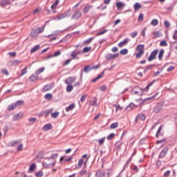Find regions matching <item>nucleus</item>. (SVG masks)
Returning a JSON list of instances; mask_svg holds the SVG:
<instances>
[{
	"label": "nucleus",
	"instance_id": "f8f14e48",
	"mask_svg": "<svg viewBox=\"0 0 177 177\" xmlns=\"http://www.w3.org/2000/svg\"><path fill=\"white\" fill-rule=\"evenodd\" d=\"M81 16H82V13L81 12V11L77 10L75 15H73L72 16V19H75V20H78V19H80L81 17Z\"/></svg>",
	"mask_w": 177,
	"mask_h": 177
},
{
	"label": "nucleus",
	"instance_id": "37998d69",
	"mask_svg": "<svg viewBox=\"0 0 177 177\" xmlns=\"http://www.w3.org/2000/svg\"><path fill=\"white\" fill-rule=\"evenodd\" d=\"M161 131H162V125H160V127L158 128L156 135V138H158V136L160 135V132H161Z\"/></svg>",
	"mask_w": 177,
	"mask_h": 177
},
{
	"label": "nucleus",
	"instance_id": "69168bd1",
	"mask_svg": "<svg viewBox=\"0 0 177 177\" xmlns=\"http://www.w3.org/2000/svg\"><path fill=\"white\" fill-rule=\"evenodd\" d=\"M106 89H107V86H106V85H103V86L100 87V90L102 92H104V91H106Z\"/></svg>",
	"mask_w": 177,
	"mask_h": 177
},
{
	"label": "nucleus",
	"instance_id": "a878e982",
	"mask_svg": "<svg viewBox=\"0 0 177 177\" xmlns=\"http://www.w3.org/2000/svg\"><path fill=\"white\" fill-rule=\"evenodd\" d=\"M96 176L97 177H103L104 176V175H106V173L104 172L103 171H100L99 170L96 174H95Z\"/></svg>",
	"mask_w": 177,
	"mask_h": 177
},
{
	"label": "nucleus",
	"instance_id": "58836bf2",
	"mask_svg": "<svg viewBox=\"0 0 177 177\" xmlns=\"http://www.w3.org/2000/svg\"><path fill=\"white\" fill-rule=\"evenodd\" d=\"M93 39H95V37H90L89 39L85 40L84 41V44H91V42H92V41H93Z\"/></svg>",
	"mask_w": 177,
	"mask_h": 177
},
{
	"label": "nucleus",
	"instance_id": "a19ab883",
	"mask_svg": "<svg viewBox=\"0 0 177 177\" xmlns=\"http://www.w3.org/2000/svg\"><path fill=\"white\" fill-rule=\"evenodd\" d=\"M92 49V47H84L83 48V53H88V52H89V50H91Z\"/></svg>",
	"mask_w": 177,
	"mask_h": 177
},
{
	"label": "nucleus",
	"instance_id": "9d476101",
	"mask_svg": "<svg viewBox=\"0 0 177 177\" xmlns=\"http://www.w3.org/2000/svg\"><path fill=\"white\" fill-rule=\"evenodd\" d=\"M118 56H119L118 53H116V54L109 53L106 55L105 58L106 59V60H114V59H115L116 57H118Z\"/></svg>",
	"mask_w": 177,
	"mask_h": 177
},
{
	"label": "nucleus",
	"instance_id": "f3484780",
	"mask_svg": "<svg viewBox=\"0 0 177 177\" xmlns=\"http://www.w3.org/2000/svg\"><path fill=\"white\" fill-rule=\"evenodd\" d=\"M10 5V0H1L0 6L3 7Z\"/></svg>",
	"mask_w": 177,
	"mask_h": 177
},
{
	"label": "nucleus",
	"instance_id": "13d9d810",
	"mask_svg": "<svg viewBox=\"0 0 177 177\" xmlns=\"http://www.w3.org/2000/svg\"><path fill=\"white\" fill-rule=\"evenodd\" d=\"M20 63L19 60L15 59L12 62V66H17Z\"/></svg>",
	"mask_w": 177,
	"mask_h": 177
},
{
	"label": "nucleus",
	"instance_id": "0eeeda50",
	"mask_svg": "<svg viewBox=\"0 0 177 177\" xmlns=\"http://www.w3.org/2000/svg\"><path fill=\"white\" fill-rule=\"evenodd\" d=\"M76 80H77V78H75V77H74V76L67 77L65 80V84H66L67 85H73V84H74V82H75Z\"/></svg>",
	"mask_w": 177,
	"mask_h": 177
},
{
	"label": "nucleus",
	"instance_id": "79ce46f5",
	"mask_svg": "<svg viewBox=\"0 0 177 177\" xmlns=\"http://www.w3.org/2000/svg\"><path fill=\"white\" fill-rule=\"evenodd\" d=\"M139 120H141V121H145L146 120V115L145 114L142 113L138 115Z\"/></svg>",
	"mask_w": 177,
	"mask_h": 177
},
{
	"label": "nucleus",
	"instance_id": "e433bc0d",
	"mask_svg": "<svg viewBox=\"0 0 177 177\" xmlns=\"http://www.w3.org/2000/svg\"><path fill=\"white\" fill-rule=\"evenodd\" d=\"M111 129H115V128H118V122L112 123L110 126Z\"/></svg>",
	"mask_w": 177,
	"mask_h": 177
},
{
	"label": "nucleus",
	"instance_id": "ddd939ff",
	"mask_svg": "<svg viewBox=\"0 0 177 177\" xmlns=\"http://www.w3.org/2000/svg\"><path fill=\"white\" fill-rule=\"evenodd\" d=\"M89 106H97V98L96 97H93V99L89 102Z\"/></svg>",
	"mask_w": 177,
	"mask_h": 177
},
{
	"label": "nucleus",
	"instance_id": "338daca9",
	"mask_svg": "<svg viewBox=\"0 0 177 177\" xmlns=\"http://www.w3.org/2000/svg\"><path fill=\"white\" fill-rule=\"evenodd\" d=\"M103 77H104V71H102L100 75H98L97 79L100 80V78H103Z\"/></svg>",
	"mask_w": 177,
	"mask_h": 177
},
{
	"label": "nucleus",
	"instance_id": "0e129e2a",
	"mask_svg": "<svg viewBox=\"0 0 177 177\" xmlns=\"http://www.w3.org/2000/svg\"><path fill=\"white\" fill-rule=\"evenodd\" d=\"M35 176L37 177H42L44 176V173L42 171H38L36 173Z\"/></svg>",
	"mask_w": 177,
	"mask_h": 177
},
{
	"label": "nucleus",
	"instance_id": "49530a36",
	"mask_svg": "<svg viewBox=\"0 0 177 177\" xmlns=\"http://www.w3.org/2000/svg\"><path fill=\"white\" fill-rule=\"evenodd\" d=\"M120 55H127L128 53V49L124 48L120 50Z\"/></svg>",
	"mask_w": 177,
	"mask_h": 177
},
{
	"label": "nucleus",
	"instance_id": "dca6fc26",
	"mask_svg": "<svg viewBox=\"0 0 177 177\" xmlns=\"http://www.w3.org/2000/svg\"><path fill=\"white\" fill-rule=\"evenodd\" d=\"M53 88V86L52 84H46V86H44L43 88V91L44 92H48V91H50Z\"/></svg>",
	"mask_w": 177,
	"mask_h": 177
},
{
	"label": "nucleus",
	"instance_id": "cd10ccee",
	"mask_svg": "<svg viewBox=\"0 0 177 177\" xmlns=\"http://www.w3.org/2000/svg\"><path fill=\"white\" fill-rule=\"evenodd\" d=\"M34 169H35V164L32 163L29 167V169L28 171V174H31L32 172H33Z\"/></svg>",
	"mask_w": 177,
	"mask_h": 177
},
{
	"label": "nucleus",
	"instance_id": "72a5a7b5",
	"mask_svg": "<svg viewBox=\"0 0 177 177\" xmlns=\"http://www.w3.org/2000/svg\"><path fill=\"white\" fill-rule=\"evenodd\" d=\"M45 71V67H41L39 68L37 71H36L37 75L41 74V73H44Z\"/></svg>",
	"mask_w": 177,
	"mask_h": 177
},
{
	"label": "nucleus",
	"instance_id": "c03bdc74",
	"mask_svg": "<svg viewBox=\"0 0 177 177\" xmlns=\"http://www.w3.org/2000/svg\"><path fill=\"white\" fill-rule=\"evenodd\" d=\"M86 96H88L87 94H84L83 95H82L81 98H80V102L82 103H84V102H85L86 99Z\"/></svg>",
	"mask_w": 177,
	"mask_h": 177
},
{
	"label": "nucleus",
	"instance_id": "f704fd0d",
	"mask_svg": "<svg viewBox=\"0 0 177 177\" xmlns=\"http://www.w3.org/2000/svg\"><path fill=\"white\" fill-rule=\"evenodd\" d=\"M92 8L91 6H86L83 10V13H88L89 10H91V8Z\"/></svg>",
	"mask_w": 177,
	"mask_h": 177
},
{
	"label": "nucleus",
	"instance_id": "e2e57ef3",
	"mask_svg": "<svg viewBox=\"0 0 177 177\" xmlns=\"http://www.w3.org/2000/svg\"><path fill=\"white\" fill-rule=\"evenodd\" d=\"M8 55H9L10 57H15V56H16V55H17V53L16 52H10V53H8Z\"/></svg>",
	"mask_w": 177,
	"mask_h": 177
},
{
	"label": "nucleus",
	"instance_id": "4d7b16f0",
	"mask_svg": "<svg viewBox=\"0 0 177 177\" xmlns=\"http://www.w3.org/2000/svg\"><path fill=\"white\" fill-rule=\"evenodd\" d=\"M67 17V14H62L59 16H58V19L62 20V19H64Z\"/></svg>",
	"mask_w": 177,
	"mask_h": 177
},
{
	"label": "nucleus",
	"instance_id": "f03ea898",
	"mask_svg": "<svg viewBox=\"0 0 177 177\" xmlns=\"http://www.w3.org/2000/svg\"><path fill=\"white\" fill-rule=\"evenodd\" d=\"M44 30L45 26H42L41 27L38 28L37 29H32L30 35L31 37H32V38H37V37H38V34L44 32Z\"/></svg>",
	"mask_w": 177,
	"mask_h": 177
},
{
	"label": "nucleus",
	"instance_id": "5fc2aeb1",
	"mask_svg": "<svg viewBox=\"0 0 177 177\" xmlns=\"http://www.w3.org/2000/svg\"><path fill=\"white\" fill-rule=\"evenodd\" d=\"M151 24L152 26H157L158 24V20L157 19H153L151 22Z\"/></svg>",
	"mask_w": 177,
	"mask_h": 177
},
{
	"label": "nucleus",
	"instance_id": "1a4fd4ad",
	"mask_svg": "<svg viewBox=\"0 0 177 177\" xmlns=\"http://www.w3.org/2000/svg\"><path fill=\"white\" fill-rule=\"evenodd\" d=\"M169 150V148L168 147H165L163 148V149L161 151L160 153L159 154V158H164L165 156H167V153H168Z\"/></svg>",
	"mask_w": 177,
	"mask_h": 177
},
{
	"label": "nucleus",
	"instance_id": "de8ad7c7",
	"mask_svg": "<svg viewBox=\"0 0 177 177\" xmlns=\"http://www.w3.org/2000/svg\"><path fill=\"white\" fill-rule=\"evenodd\" d=\"M51 117L53 118H57V117H59V112H54L51 113Z\"/></svg>",
	"mask_w": 177,
	"mask_h": 177
},
{
	"label": "nucleus",
	"instance_id": "4be33fe9",
	"mask_svg": "<svg viewBox=\"0 0 177 177\" xmlns=\"http://www.w3.org/2000/svg\"><path fill=\"white\" fill-rule=\"evenodd\" d=\"M154 82H156V80L151 82L149 84L147 85V86L144 88V90H145V92L149 91V90L150 89V86H151L154 84Z\"/></svg>",
	"mask_w": 177,
	"mask_h": 177
},
{
	"label": "nucleus",
	"instance_id": "774afa93",
	"mask_svg": "<svg viewBox=\"0 0 177 177\" xmlns=\"http://www.w3.org/2000/svg\"><path fill=\"white\" fill-rule=\"evenodd\" d=\"M84 164V159H80L79 161H78V166L79 167H82V165Z\"/></svg>",
	"mask_w": 177,
	"mask_h": 177
},
{
	"label": "nucleus",
	"instance_id": "4468645a",
	"mask_svg": "<svg viewBox=\"0 0 177 177\" xmlns=\"http://www.w3.org/2000/svg\"><path fill=\"white\" fill-rule=\"evenodd\" d=\"M129 41V39L126 38L124 39V41H120L118 44V46H119V48H122V46H124V45H127L128 44V41Z\"/></svg>",
	"mask_w": 177,
	"mask_h": 177
},
{
	"label": "nucleus",
	"instance_id": "412c9836",
	"mask_svg": "<svg viewBox=\"0 0 177 177\" xmlns=\"http://www.w3.org/2000/svg\"><path fill=\"white\" fill-rule=\"evenodd\" d=\"M143 55H145V50L138 51L136 55V59H140Z\"/></svg>",
	"mask_w": 177,
	"mask_h": 177
},
{
	"label": "nucleus",
	"instance_id": "a18cd8bd",
	"mask_svg": "<svg viewBox=\"0 0 177 177\" xmlns=\"http://www.w3.org/2000/svg\"><path fill=\"white\" fill-rule=\"evenodd\" d=\"M18 143H19V141H11L10 142L9 145L10 146L15 147V146H17Z\"/></svg>",
	"mask_w": 177,
	"mask_h": 177
},
{
	"label": "nucleus",
	"instance_id": "4c0bfd02",
	"mask_svg": "<svg viewBox=\"0 0 177 177\" xmlns=\"http://www.w3.org/2000/svg\"><path fill=\"white\" fill-rule=\"evenodd\" d=\"M44 97L47 100H50V99H52V97H53V95H52V93H47L45 95Z\"/></svg>",
	"mask_w": 177,
	"mask_h": 177
},
{
	"label": "nucleus",
	"instance_id": "864d4df0",
	"mask_svg": "<svg viewBox=\"0 0 177 177\" xmlns=\"http://www.w3.org/2000/svg\"><path fill=\"white\" fill-rule=\"evenodd\" d=\"M164 24L166 28H169V27H171V24L168 21H165Z\"/></svg>",
	"mask_w": 177,
	"mask_h": 177
},
{
	"label": "nucleus",
	"instance_id": "c756f323",
	"mask_svg": "<svg viewBox=\"0 0 177 177\" xmlns=\"http://www.w3.org/2000/svg\"><path fill=\"white\" fill-rule=\"evenodd\" d=\"M38 49H39V45L37 44L36 46H35L30 50V53H35V52H37V50H38Z\"/></svg>",
	"mask_w": 177,
	"mask_h": 177
},
{
	"label": "nucleus",
	"instance_id": "bb28decb",
	"mask_svg": "<svg viewBox=\"0 0 177 177\" xmlns=\"http://www.w3.org/2000/svg\"><path fill=\"white\" fill-rule=\"evenodd\" d=\"M52 128V124L48 123L43 127L44 131H49Z\"/></svg>",
	"mask_w": 177,
	"mask_h": 177
},
{
	"label": "nucleus",
	"instance_id": "423d86ee",
	"mask_svg": "<svg viewBox=\"0 0 177 177\" xmlns=\"http://www.w3.org/2000/svg\"><path fill=\"white\" fill-rule=\"evenodd\" d=\"M162 107H164L163 102H159L156 104V106L153 108L154 113H160L161 110H162Z\"/></svg>",
	"mask_w": 177,
	"mask_h": 177
},
{
	"label": "nucleus",
	"instance_id": "2eb2a0df",
	"mask_svg": "<svg viewBox=\"0 0 177 177\" xmlns=\"http://www.w3.org/2000/svg\"><path fill=\"white\" fill-rule=\"evenodd\" d=\"M158 95V93H156L155 95H153L151 97L145 98L142 100V102L140 104H140H143V103H145V102H147V100H151L154 99V97H157Z\"/></svg>",
	"mask_w": 177,
	"mask_h": 177
},
{
	"label": "nucleus",
	"instance_id": "052dcab7",
	"mask_svg": "<svg viewBox=\"0 0 177 177\" xmlns=\"http://www.w3.org/2000/svg\"><path fill=\"white\" fill-rule=\"evenodd\" d=\"M105 139H106V138H100L97 142L99 143V145H103V143H104Z\"/></svg>",
	"mask_w": 177,
	"mask_h": 177
},
{
	"label": "nucleus",
	"instance_id": "7c9ffc66",
	"mask_svg": "<svg viewBox=\"0 0 177 177\" xmlns=\"http://www.w3.org/2000/svg\"><path fill=\"white\" fill-rule=\"evenodd\" d=\"M28 68V66H26L24 69H22L19 76L23 77V75H25V74H27Z\"/></svg>",
	"mask_w": 177,
	"mask_h": 177
},
{
	"label": "nucleus",
	"instance_id": "c9c22d12",
	"mask_svg": "<svg viewBox=\"0 0 177 177\" xmlns=\"http://www.w3.org/2000/svg\"><path fill=\"white\" fill-rule=\"evenodd\" d=\"M142 8V5L139 3H136L134 4V10H139Z\"/></svg>",
	"mask_w": 177,
	"mask_h": 177
},
{
	"label": "nucleus",
	"instance_id": "b1692460",
	"mask_svg": "<svg viewBox=\"0 0 177 177\" xmlns=\"http://www.w3.org/2000/svg\"><path fill=\"white\" fill-rule=\"evenodd\" d=\"M29 80H30V81L32 82H34V81H37V80H38V75H35V74H32L30 77Z\"/></svg>",
	"mask_w": 177,
	"mask_h": 177
},
{
	"label": "nucleus",
	"instance_id": "6ab92c4d",
	"mask_svg": "<svg viewBox=\"0 0 177 177\" xmlns=\"http://www.w3.org/2000/svg\"><path fill=\"white\" fill-rule=\"evenodd\" d=\"M74 109H75V104H71L66 108V111H71L72 110H74Z\"/></svg>",
	"mask_w": 177,
	"mask_h": 177
},
{
	"label": "nucleus",
	"instance_id": "9b49d317",
	"mask_svg": "<svg viewBox=\"0 0 177 177\" xmlns=\"http://www.w3.org/2000/svg\"><path fill=\"white\" fill-rule=\"evenodd\" d=\"M56 164V161H54L50 164H48L46 162H43L42 165L44 168H46V169H48L49 168H52V167H55Z\"/></svg>",
	"mask_w": 177,
	"mask_h": 177
},
{
	"label": "nucleus",
	"instance_id": "603ef678",
	"mask_svg": "<svg viewBox=\"0 0 177 177\" xmlns=\"http://www.w3.org/2000/svg\"><path fill=\"white\" fill-rule=\"evenodd\" d=\"M1 73H3V74H5V75H9V71L6 68L1 69Z\"/></svg>",
	"mask_w": 177,
	"mask_h": 177
},
{
	"label": "nucleus",
	"instance_id": "6e6552de",
	"mask_svg": "<svg viewBox=\"0 0 177 177\" xmlns=\"http://www.w3.org/2000/svg\"><path fill=\"white\" fill-rule=\"evenodd\" d=\"M143 92H146L145 88H139L138 91L131 90V95H137L138 96H143Z\"/></svg>",
	"mask_w": 177,
	"mask_h": 177
},
{
	"label": "nucleus",
	"instance_id": "c85d7f7f",
	"mask_svg": "<svg viewBox=\"0 0 177 177\" xmlns=\"http://www.w3.org/2000/svg\"><path fill=\"white\" fill-rule=\"evenodd\" d=\"M143 49H145V46L143 44H139L136 47V50H138V52H142V50H145Z\"/></svg>",
	"mask_w": 177,
	"mask_h": 177
},
{
	"label": "nucleus",
	"instance_id": "09e8293b",
	"mask_svg": "<svg viewBox=\"0 0 177 177\" xmlns=\"http://www.w3.org/2000/svg\"><path fill=\"white\" fill-rule=\"evenodd\" d=\"M145 17V15L142 13H140L138 17V21H143V19Z\"/></svg>",
	"mask_w": 177,
	"mask_h": 177
},
{
	"label": "nucleus",
	"instance_id": "680f3d73",
	"mask_svg": "<svg viewBox=\"0 0 177 177\" xmlns=\"http://www.w3.org/2000/svg\"><path fill=\"white\" fill-rule=\"evenodd\" d=\"M122 6H125V4L122 3V2H118L117 3L118 9H120V8H122Z\"/></svg>",
	"mask_w": 177,
	"mask_h": 177
},
{
	"label": "nucleus",
	"instance_id": "a211bd4d",
	"mask_svg": "<svg viewBox=\"0 0 177 177\" xmlns=\"http://www.w3.org/2000/svg\"><path fill=\"white\" fill-rule=\"evenodd\" d=\"M22 117H23V114L17 113L14 115L13 120L14 121H19V120H21Z\"/></svg>",
	"mask_w": 177,
	"mask_h": 177
},
{
	"label": "nucleus",
	"instance_id": "bf43d9fd",
	"mask_svg": "<svg viewBox=\"0 0 177 177\" xmlns=\"http://www.w3.org/2000/svg\"><path fill=\"white\" fill-rule=\"evenodd\" d=\"M169 175H171V170H167L164 173L163 177H168Z\"/></svg>",
	"mask_w": 177,
	"mask_h": 177
},
{
	"label": "nucleus",
	"instance_id": "473e14b6",
	"mask_svg": "<svg viewBox=\"0 0 177 177\" xmlns=\"http://www.w3.org/2000/svg\"><path fill=\"white\" fill-rule=\"evenodd\" d=\"M28 121L30 123V125H32V124L37 122V118H30L28 119Z\"/></svg>",
	"mask_w": 177,
	"mask_h": 177
},
{
	"label": "nucleus",
	"instance_id": "f257e3e1",
	"mask_svg": "<svg viewBox=\"0 0 177 177\" xmlns=\"http://www.w3.org/2000/svg\"><path fill=\"white\" fill-rule=\"evenodd\" d=\"M100 68V65H97V66H91V65H86L84 66V68L83 69L81 70L80 72V77L82 78V77H84V73H85L86 74H88V73H91V71H92V70H96L97 68Z\"/></svg>",
	"mask_w": 177,
	"mask_h": 177
},
{
	"label": "nucleus",
	"instance_id": "7ed1b4c3",
	"mask_svg": "<svg viewBox=\"0 0 177 177\" xmlns=\"http://www.w3.org/2000/svg\"><path fill=\"white\" fill-rule=\"evenodd\" d=\"M24 104V100H18L15 103H12V104L9 105L8 106V111H12L15 110L17 107H19V106H23Z\"/></svg>",
	"mask_w": 177,
	"mask_h": 177
},
{
	"label": "nucleus",
	"instance_id": "2f4dec72",
	"mask_svg": "<svg viewBox=\"0 0 177 177\" xmlns=\"http://www.w3.org/2000/svg\"><path fill=\"white\" fill-rule=\"evenodd\" d=\"M59 5V0H56L54 3L51 6L52 10H54V9H56L57 8V6Z\"/></svg>",
	"mask_w": 177,
	"mask_h": 177
},
{
	"label": "nucleus",
	"instance_id": "ea45409f",
	"mask_svg": "<svg viewBox=\"0 0 177 177\" xmlns=\"http://www.w3.org/2000/svg\"><path fill=\"white\" fill-rule=\"evenodd\" d=\"M73 89H74V87L71 84H69L66 86V92H71Z\"/></svg>",
	"mask_w": 177,
	"mask_h": 177
},
{
	"label": "nucleus",
	"instance_id": "8fccbe9b",
	"mask_svg": "<svg viewBox=\"0 0 177 177\" xmlns=\"http://www.w3.org/2000/svg\"><path fill=\"white\" fill-rule=\"evenodd\" d=\"M114 136H115V134H114V133H111V134H109L107 136V140H111V139H113V138H114Z\"/></svg>",
	"mask_w": 177,
	"mask_h": 177
},
{
	"label": "nucleus",
	"instance_id": "6e6d98bb",
	"mask_svg": "<svg viewBox=\"0 0 177 177\" xmlns=\"http://www.w3.org/2000/svg\"><path fill=\"white\" fill-rule=\"evenodd\" d=\"M106 32H107V30H104L102 32H99L95 35V37H97L99 35H103V34H106Z\"/></svg>",
	"mask_w": 177,
	"mask_h": 177
},
{
	"label": "nucleus",
	"instance_id": "3c124183",
	"mask_svg": "<svg viewBox=\"0 0 177 177\" xmlns=\"http://www.w3.org/2000/svg\"><path fill=\"white\" fill-rule=\"evenodd\" d=\"M167 45H168V43H167V41H165V40H162L160 43V46H167Z\"/></svg>",
	"mask_w": 177,
	"mask_h": 177
},
{
	"label": "nucleus",
	"instance_id": "39448f33",
	"mask_svg": "<svg viewBox=\"0 0 177 177\" xmlns=\"http://www.w3.org/2000/svg\"><path fill=\"white\" fill-rule=\"evenodd\" d=\"M78 55H81V50H75L72 51V53H71V57H72L75 60H78V59H80V57H78Z\"/></svg>",
	"mask_w": 177,
	"mask_h": 177
},
{
	"label": "nucleus",
	"instance_id": "aec40b11",
	"mask_svg": "<svg viewBox=\"0 0 177 177\" xmlns=\"http://www.w3.org/2000/svg\"><path fill=\"white\" fill-rule=\"evenodd\" d=\"M135 108V104L130 103L129 106H127L125 109L127 111H132V109Z\"/></svg>",
	"mask_w": 177,
	"mask_h": 177
},
{
	"label": "nucleus",
	"instance_id": "20e7f679",
	"mask_svg": "<svg viewBox=\"0 0 177 177\" xmlns=\"http://www.w3.org/2000/svg\"><path fill=\"white\" fill-rule=\"evenodd\" d=\"M158 49L153 50L147 58L148 62H153V60H156L157 59V55H158Z\"/></svg>",
	"mask_w": 177,
	"mask_h": 177
},
{
	"label": "nucleus",
	"instance_id": "5701e85b",
	"mask_svg": "<svg viewBox=\"0 0 177 177\" xmlns=\"http://www.w3.org/2000/svg\"><path fill=\"white\" fill-rule=\"evenodd\" d=\"M164 53H165L164 49H161L160 50V53H159L158 57L159 60H162V57H164Z\"/></svg>",
	"mask_w": 177,
	"mask_h": 177
},
{
	"label": "nucleus",
	"instance_id": "393cba45",
	"mask_svg": "<svg viewBox=\"0 0 177 177\" xmlns=\"http://www.w3.org/2000/svg\"><path fill=\"white\" fill-rule=\"evenodd\" d=\"M155 66H156V64L147 65V66L145 67V69L144 70V73H147V71H149V70L153 68V67H155Z\"/></svg>",
	"mask_w": 177,
	"mask_h": 177
}]
</instances>
